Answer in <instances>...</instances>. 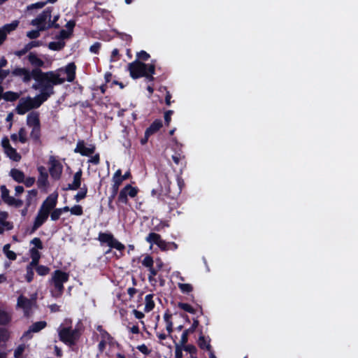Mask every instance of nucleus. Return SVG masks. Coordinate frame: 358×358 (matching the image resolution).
Listing matches in <instances>:
<instances>
[{"label":"nucleus","mask_w":358,"mask_h":358,"mask_svg":"<svg viewBox=\"0 0 358 358\" xmlns=\"http://www.w3.org/2000/svg\"><path fill=\"white\" fill-rule=\"evenodd\" d=\"M11 76L20 78L24 83H28L34 79L36 83L33 84L32 88L35 90L41 87L47 88L48 85H57L64 82V79L61 78L59 74L55 71L43 72L37 69L29 70L25 67H16L11 71Z\"/></svg>","instance_id":"nucleus-1"},{"label":"nucleus","mask_w":358,"mask_h":358,"mask_svg":"<svg viewBox=\"0 0 358 358\" xmlns=\"http://www.w3.org/2000/svg\"><path fill=\"white\" fill-rule=\"evenodd\" d=\"M54 86L48 85L47 88L41 87L38 90L40 94L35 97L31 96L22 97L15 108V112L18 115H24L27 112L39 108L45 101H46L52 95L54 92Z\"/></svg>","instance_id":"nucleus-2"},{"label":"nucleus","mask_w":358,"mask_h":358,"mask_svg":"<svg viewBox=\"0 0 358 358\" xmlns=\"http://www.w3.org/2000/svg\"><path fill=\"white\" fill-rule=\"evenodd\" d=\"M82 335V329L78 327L72 329L71 327H60L58 329L59 340L64 344L72 347L80 340Z\"/></svg>","instance_id":"nucleus-3"},{"label":"nucleus","mask_w":358,"mask_h":358,"mask_svg":"<svg viewBox=\"0 0 358 358\" xmlns=\"http://www.w3.org/2000/svg\"><path fill=\"white\" fill-rule=\"evenodd\" d=\"M69 279V274L59 269L55 270L52 274L51 282L54 286V290L52 291L54 297H60L64 290V283Z\"/></svg>","instance_id":"nucleus-4"},{"label":"nucleus","mask_w":358,"mask_h":358,"mask_svg":"<svg viewBox=\"0 0 358 358\" xmlns=\"http://www.w3.org/2000/svg\"><path fill=\"white\" fill-rule=\"evenodd\" d=\"M101 245H106L110 249L106 252V254L110 252L111 249H116L118 251L122 252L125 250L124 244L120 243L114 235L110 232H99L98 238H96Z\"/></svg>","instance_id":"nucleus-5"},{"label":"nucleus","mask_w":358,"mask_h":358,"mask_svg":"<svg viewBox=\"0 0 358 358\" xmlns=\"http://www.w3.org/2000/svg\"><path fill=\"white\" fill-rule=\"evenodd\" d=\"M150 65V64H145L138 60H134L128 64V70L130 76L133 79L143 77V76H145V72L148 70Z\"/></svg>","instance_id":"nucleus-6"},{"label":"nucleus","mask_w":358,"mask_h":358,"mask_svg":"<svg viewBox=\"0 0 358 358\" xmlns=\"http://www.w3.org/2000/svg\"><path fill=\"white\" fill-rule=\"evenodd\" d=\"M36 303V297H31L28 299L24 295L21 294L17 297V306L23 310L24 315L26 317H29L32 314V308Z\"/></svg>","instance_id":"nucleus-7"},{"label":"nucleus","mask_w":358,"mask_h":358,"mask_svg":"<svg viewBox=\"0 0 358 358\" xmlns=\"http://www.w3.org/2000/svg\"><path fill=\"white\" fill-rule=\"evenodd\" d=\"M139 189L137 187H133L130 184L125 185L120 192L117 196V202L127 205L129 203L128 196L134 198L137 196Z\"/></svg>","instance_id":"nucleus-8"},{"label":"nucleus","mask_w":358,"mask_h":358,"mask_svg":"<svg viewBox=\"0 0 358 358\" xmlns=\"http://www.w3.org/2000/svg\"><path fill=\"white\" fill-rule=\"evenodd\" d=\"M50 176L54 180H59L62 173L63 166L62 164L55 159L54 156H50L49 159Z\"/></svg>","instance_id":"nucleus-9"},{"label":"nucleus","mask_w":358,"mask_h":358,"mask_svg":"<svg viewBox=\"0 0 358 358\" xmlns=\"http://www.w3.org/2000/svg\"><path fill=\"white\" fill-rule=\"evenodd\" d=\"M96 147L94 145L89 144L87 147L84 140H78L74 149V152L79 153L82 156L90 157L94 153Z\"/></svg>","instance_id":"nucleus-10"},{"label":"nucleus","mask_w":358,"mask_h":358,"mask_svg":"<svg viewBox=\"0 0 358 358\" xmlns=\"http://www.w3.org/2000/svg\"><path fill=\"white\" fill-rule=\"evenodd\" d=\"M53 10L52 7H47L41 14L35 19L31 20V24L33 26L40 27L47 25L46 21L51 18V14Z\"/></svg>","instance_id":"nucleus-11"},{"label":"nucleus","mask_w":358,"mask_h":358,"mask_svg":"<svg viewBox=\"0 0 358 358\" xmlns=\"http://www.w3.org/2000/svg\"><path fill=\"white\" fill-rule=\"evenodd\" d=\"M50 213L42 208H39L38 213L34 219V224L31 228V233L34 232L39 227H41L48 220Z\"/></svg>","instance_id":"nucleus-12"},{"label":"nucleus","mask_w":358,"mask_h":358,"mask_svg":"<svg viewBox=\"0 0 358 358\" xmlns=\"http://www.w3.org/2000/svg\"><path fill=\"white\" fill-rule=\"evenodd\" d=\"M28 55L25 59L29 62L30 65L33 67L32 69L41 70V68L45 66L44 61L41 59L36 52H27Z\"/></svg>","instance_id":"nucleus-13"},{"label":"nucleus","mask_w":358,"mask_h":358,"mask_svg":"<svg viewBox=\"0 0 358 358\" xmlns=\"http://www.w3.org/2000/svg\"><path fill=\"white\" fill-rule=\"evenodd\" d=\"M58 194L53 193L48 196L41 206V208L46 210L49 213L55 208L57 203Z\"/></svg>","instance_id":"nucleus-14"},{"label":"nucleus","mask_w":358,"mask_h":358,"mask_svg":"<svg viewBox=\"0 0 358 358\" xmlns=\"http://www.w3.org/2000/svg\"><path fill=\"white\" fill-rule=\"evenodd\" d=\"M82 176L83 171L80 169L77 172L73 175V180L72 183H69L66 187H64L63 190L69 191V190H77L80 189L81 182H82Z\"/></svg>","instance_id":"nucleus-15"},{"label":"nucleus","mask_w":358,"mask_h":358,"mask_svg":"<svg viewBox=\"0 0 358 358\" xmlns=\"http://www.w3.org/2000/svg\"><path fill=\"white\" fill-rule=\"evenodd\" d=\"M43 45L41 41H31L25 44L22 49L14 52V55L18 57H22L27 52H31V50L36 47H39Z\"/></svg>","instance_id":"nucleus-16"},{"label":"nucleus","mask_w":358,"mask_h":358,"mask_svg":"<svg viewBox=\"0 0 358 358\" xmlns=\"http://www.w3.org/2000/svg\"><path fill=\"white\" fill-rule=\"evenodd\" d=\"M27 125L29 127L34 128L41 127V121L39 117V113L36 111H32L29 113L27 116Z\"/></svg>","instance_id":"nucleus-17"},{"label":"nucleus","mask_w":358,"mask_h":358,"mask_svg":"<svg viewBox=\"0 0 358 358\" xmlns=\"http://www.w3.org/2000/svg\"><path fill=\"white\" fill-rule=\"evenodd\" d=\"M39 176L37 180V185L39 189L46 187L48 185V174L45 171V169L41 166L38 167Z\"/></svg>","instance_id":"nucleus-18"},{"label":"nucleus","mask_w":358,"mask_h":358,"mask_svg":"<svg viewBox=\"0 0 358 358\" xmlns=\"http://www.w3.org/2000/svg\"><path fill=\"white\" fill-rule=\"evenodd\" d=\"M96 330L100 334L101 340L107 341L108 345L110 346H114L115 344L118 345L114 338L106 329H104L101 325H98L96 327Z\"/></svg>","instance_id":"nucleus-19"},{"label":"nucleus","mask_w":358,"mask_h":358,"mask_svg":"<svg viewBox=\"0 0 358 358\" xmlns=\"http://www.w3.org/2000/svg\"><path fill=\"white\" fill-rule=\"evenodd\" d=\"M199 324V320L197 319H194L192 326L189 328L185 329L182 334L180 338V343L182 344H186L187 343L189 335L193 334L196 331Z\"/></svg>","instance_id":"nucleus-20"},{"label":"nucleus","mask_w":358,"mask_h":358,"mask_svg":"<svg viewBox=\"0 0 358 358\" xmlns=\"http://www.w3.org/2000/svg\"><path fill=\"white\" fill-rule=\"evenodd\" d=\"M47 326V322L45 321H39L33 323L29 328V329L25 331L23 334L24 337H27L31 333H37L43 329Z\"/></svg>","instance_id":"nucleus-21"},{"label":"nucleus","mask_w":358,"mask_h":358,"mask_svg":"<svg viewBox=\"0 0 358 358\" xmlns=\"http://www.w3.org/2000/svg\"><path fill=\"white\" fill-rule=\"evenodd\" d=\"M163 126L162 121L157 119L146 129L147 135H153L157 133Z\"/></svg>","instance_id":"nucleus-22"},{"label":"nucleus","mask_w":358,"mask_h":358,"mask_svg":"<svg viewBox=\"0 0 358 358\" xmlns=\"http://www.w3.org/2000/svg\"><path fill=\"white\" fill-rule=\"evenodd\" d=\"M210 339L209 337L207 338L203 335L202 331H201L200 335L199 336V339L197 341L199 347L201 350H206L208 351H210L211 350V345L210 344Z\"/></svg>","instance_id":"nucleus-23"},{"label":"nucleus","mask_w":358,"mask_h":358,"mask_svg":"<svg viewBox=\"0 0 358 358\" xmlns=\"http://www.w3.org/2000/svg\"><path fill=\"white\" fill-rule=\"evenodd\" d=\"M76 66L74 62H71L67 64L65 69V72L66 73L67 78L66 80L69 82H73L76 78Z\"/></svg>","instance_id":"nucleus-24"},{"label":"nucleus","mask_w":358,"mask_h":358,"mask_svg":"<svg viewBox=\"0 0 358 358\" xmlns=\"http://www.w3.org/2000/svg\"><path fill=\"white\" fill-rule=\"evenodd\" d=\"M10 175L15 181L19 183L24 182L25 176L22 171L17 169H12Z\"/></svg>","instance_id":"nucleus-25"},{"label":"nucleus","mask_w":358,"mask_h":358,"mask_svg":"<svg viewBox=\"0 0 358 358\" xmlns=\"http://www.w3.org/2000/svg\"><path fill=\"white\" fill-rule=\"evenodd\" d=\"M41 126L38 127L31 128L30 133V138L36 143H41Z\"/></svg>","instance_id":"nucleus-26"},{"label":"nucleus","mask_w":358,"mask_h":358,"mask_svg":"<svg viewBox=\"0 0 358 358\" xmlns=\"http://www.w3.org/2000/svg\"><path fill=\"white\" fill-rule=\"evenodd\" d=\"M154 294H149L145 296V305L144 308V311L146 313H149L152 310L155 308V302L153 301Z\"/></svg>","instance_id":"nucleus-27"},{"label":"nucleus","mask_w":358,"mask_h":358,"mask_svg":"<svg viewBox=\"0 0 358 358\" xmlns=\"http://www.w3.org/2000/svg\"><path fill=\"white\" fill-rule=\"evenodd\" d=\"M155 74V64L152 62L150 63L148 70L145 72V78L147 83H152L155 80L154 75Z\"/></svg>","instance_id":"nucleus-28"},{"label":"nucleus","mask_w":358,"mask_h":358,"mask_svg":"<svg viewBox=\"0 0 358 358\" xmlns=\"http://www.w3.org/2000/svg\"><path fill=\"white\" fill-rule=\"evenodd\" d=\"M171 318L172 314L170 313L169 310H166L164 315V320L166 323V329L169 334H171L173 331V322Z\"/></svg>","instance_id":"nucleus-29"},{"label":"nucleus","mask_w":358,"mask_h":358,"mask_svg":"<svg viewBox=\"0 0 358 358\" xmlns=\"http://www.w3.org/2000/svg\"><path fill=\"white\" fill-rule=\"evenodd\" d=\"M162 239V237L160 234L151 232L150 233L148 236L145 238V241L150 243L151 245H157L158 246V244L159 243L160 241Z\"/></svg>","instance_id":"nucleus-30"},{"label":"nucleus","mask_w":358,"mask_h":358,"mask_svg":"<svg viewBox=\"0 0 358 358\" xmlns=\"http://www.w3.org/2000/svg\"><path fill=\"white\" fill-rule=\"evenodd\" d=\"M4 152L10 159L15 162H19L21 159L20 155L17 152L16 149L13 147L8 148V149Z\"/></svg>","instance_id":"nucleus-31"},{"label":"nucleus","mask_w":358,"mask_h":358,"mask_svg":"<svg viewBox=\"0 0 358 358\" xmlns=\"http://www.w3.org/2000/svg\"><path fill=\"white\" fill-rule=\"evenodd\" d=\"M66 45L64 41L58 40V41H52L48 43V48L54 51L62 50Z\"/></svg>","instance_id":"nucleus-32"},{"label":"nucleus","mask_w":358,"mask_h":358,"mask_svg":"<svg viewBox=\"0 0 358 358\" xmlns=\"http://www.w3.org/2000/svg\"><path fill=\"white\" fill-rule=\"evenodd\" d=\"M18 24L19 22L17 20L13 21L11 23L5 24L2 29H0V31L4 32L6 36L8 34L16 29Z\"/></svg>","instance_id":"nucleus-33"},{"label":"nucleus","mask_w":358,"mask_h":358,"mask_svg":"<svg viewBox=\"0 0 358 358\" xmlns=\"http://www.w3.org/2000/svg\"><path fill=\"white\" fill-rule=\"evenodd\" d=\"M59 15H55L52 20L50 19L48 20V24L40 27V30H48L51 28L59 29L60 26L57 23V21L59 20Z\"/></svg>","instance_id":"nucleus-34"},{"label":"nucleus","mask_w":358,"mask_h":358,"mask_svg":"<svg viewBox=\"0 0 358 358\" xmlns=\"http://www.w3.org/2000/svg\"><path fill=\"white\" fill-rule=\"evenodd\" d=\"M20 98V94L13 91H7L3 93V99L6 101L13 102Z\"/></svg>","instance_id":"nucleus-35"},{"label":"nucleus","mask_w":358,"mask_h":358,"mask_svg":"<svg viewBox=\"0 0 358 358\" xmlns=\"http://www.w3.org/2000/svg\"><path fill=\"white\" fill-rule=\"evenodd\" d=\"M178 345L182 348V350L189 352L190 354V357H192V356H196L197 354V349L194 345L182 344L180 342V343H178Z\"/></svg>","instance_id":"nucleus-36"},{"label":"nucleus","mask_w":358,"mask_h":358,"mask_svg":"<svg viewBox=\"0 0 358 358\" xmlns=\"http://www.w3.org/2000/svg\"><path fill=\"white\" fill-rule=\"evenodd\" d=\"M87 185L84 184L80 189V191L74 196V199L77 202H79L82 199H85L87 196Z\"/></svg>","instance_id":"nucleus-37"},{"label":"nucleus","mask_w":358,"mask_h":358,"mask_svg":"<svg viewBox=\"0 0 358 358\" xmlns=\"http://www.w3.org/2000/svg\"><path fill=\"white\" fill-rule=\"evenodd\" d=\"M38 191L35 189L28 191V194L26 198V206L29 207L32 203L34 199L37 196Z\"/></svg>","instance_id":"nucleus-38"},{"label":"nucleus","mask_w":358,"mask_h":358,"mask_svg":"<svg viewBox=\"0 0 358 358\" xmlns=\"http://www.w3.org/2000/svg\"><path fill=\"white\" fill-rule=\"evenodd\" d=\"M11 320L10 316L4 310L0 309V325H6Z\"/></svg>","instance_id":"nucleus-39"},{"label":"nucleus","mask_w":358,"mask_h":358,"mask_svg":"<svg viewBox=\"0 0 358 358\" xmlns=\"http://www.w3.org/2000/svg\"><path fill=\"white\" fill-rule=\"evenodd\" d=\"M0 189L1 191V197L3 201L8 204L10 199H12L13 196L9 195V190L6 188V185H1Z\"/></svg>","instance_id":"nucleus-40"},{"label":"nucleus","mask_w":358,"mask_h":358,"mask_svg":"<svg viewBox=\"0 0 358 358\" xmlns=\"http://www.w3.org/2000/svg\"><path fill=\"white\" fill-rule=\"evenodd\" d=\"M178 306L180 309H182L189 313L194 314L196 313V310L189 303L179 302L178 304Z\"/></svg>","instance_id":"nucleus-41"},{"label":"nucleus","mask_w":358,"mask_h":358,"mask_svg":"<svg viewBox=\"0 0 358 358\" xmlns=\"http://www.w3.org/2000/svg\"><path fill=\"white\" fill-rule=\"evenodd\" d=\"M113 184L111 187V191L118 193L120 186L122 185L123 181H122L121 179L119 178L118 177L115 178V175L113 174Z\"/></svg>","instance_id":"nucleus-42"},{"label":"nucleus","mask_w":358,"mask_h":358,"mask_svg":"<svg viewBox=\"0 0 358 358\" xmlns=\"http://www.w3.org/2000/svg\"><path fill=\"white\" fill-rule=\"evenodd\" d=\"M114 174L115 175V178L118 177L121 179L122 181H124L131 178V173L129 170L125 172L124 175H122V170L117 169Z\"/></svg>","instance_id":"nucleus-43"},{"label":"nucleus","mask_w":358,"mask_h":358,"mask_svg":"<svg viewBox=\"0 0 358 358\" xmlns=\"http://www.w3.org/2000/svg\"><path fill=\"white\" fill-rule=\"evenodd\" d=\"M178 287L183 294H188L193 291V287L188 283H178Z\"/></svg>","instance_id":"nucleus-44"},{"label":"nucleus","mask_w":358,"mask_h":358,"mask_svg":"<svg viewBox=\"0 0 358 358\" xmlns=\"http://www.w3.org/2000/svg\"><path fill=\"white\" fill-rule=\"evenodd\" d=\"M73 34L65 29H62L59 31V34L56 36L55 38L60 41H64V39H68L71 37Z\"/></svg>","instance_id":"nucleus-45"},{"label":"nucleus","mask_w":358,"mask_h":358,"mask_svg":"<svg viewBox=\"0 0 358 358\" xmlns=\"http://www.w3.org/2000/svg\"><path fill=\"white\" fill-rule=\"evenodd\" d=\"M36 271L39 275L44 276L49 273L50 268L47 266L39 265L36 268Z\"/></svg>","instance_id":"nucleus-46"},{"label":"nucleus","mask_w":358,"mask_h":358,"mask_svg":"<svg viewBox=\"0 0 358 358\" xmlns=\"http://www.w3.org/2000/svg\"><path fill=\"white\" fill-rule=\"evenodd\" d=\"M150 57V55L145 52V50H141L140 52L136 53V59L141 62H146Z\"/></svg>","instance_id":"nucleus-47"},{"label":"nucleus","mask_w":358,"mask_h":358,"mask_svg":"<svg viewBox=\"0 0 358 358\" xmlns=\"http://www.w3.org/2000/svg\"><path fill=\"white\" fill-rule=\"evenodd\" d=\"M42 26L37 27L36 30H31L27 32V36L30 39H36L40 36V31H43L44 30H40V27Z\"/></svg>","instance_id":"nucleus-48"},{"label":"nucleus","mask_w":358,"mask_h":358,"mask_svg":"<svg viewBox=\"0 0 358 358\" xmlns=\"http://www.w3.org/2000/svg\"><path fill=\"white\" fill-rule=\"evenodd\" d=\"M18 140L22 143H25L27 141V131L24 127H21L18 131Z\"/></svg>","instance_id":"nucleus-49"},{"label":"nucleus","mask_w":358,"mask_h":358,"mask_svg":"<svg viewBox=\"0 0 358 358\" xmlns=\"http://www.w3.org/2000/svg\"><path fill=\"white\" fill-rule=\"evenodd\" d=\"M9 332L5 328H0V343H6L9 338Z\"/></svg>","instance_id":"nucleus-50"},{"label":"nucleus","mask_w":358,"mask_h":358,"mask_svg":"<svg viewBox=\"0 0 358 358\" xmlns=\"http://www.w3.org/2000/svg\"><path fill=\"white\" fill-rule=\"evenodd\" d=\"M70 212L72 215L80 216L83 214V209L81 206L75 205L71 208Z\"/></svg>","instance_id":"nucleus-51"},{"label":"nucleus","mask_w":358,"mask_h":358,"mask_svg":"<svg viewBox=\"0 0 358 358\" xmlns=\"http://www.w3.org/2000/svg\"><path fill=\"white\" fill-rule=\"evenodd\" d=\"M24 350L25 345L24 344L19 345L14 351V357L20 358L22 357V355L24 352Z\"/></svg>","instance_id":"nucleus-52"},{"label":"nucleus","mask_w":358,"mask_h":358,"mask_svg":"<svg viewBox=\"0 0 358 358\" xmlns=\"http://www.w3.org/2000/svg\"><path fill=\"white\" fill-rule=\"evenodd\" d=\"M154 261L151 256L147 255L142 261V264L145 267L151 268L153 266Z\"/></svg>","instance_id":"nucleus-53"},{"label":"nucleus","mask_w":358,"mask_h":358,"mask_svg":"<svg viewBox=\"0 0 358 358\" xmlns=\"http://www.w3.org/2000/svg\"><path fill=\"white\" fill-rule=\"evenodd\" d=\"M51 220L52 221H57L59 219L61 216V210H59V208H54L50 213Z\"/></svg>","instance_id":"nucleus-54"},{"label":"nucleus","mask_w":358,"mask_h":358,"mask_svg":"<svg viewBox=\"0 0 358 358\" xmlns=\"http://www.w3.org/2000/svg\"><path fill=\"white\" fill-rule=\"evenodd\" d=\"M30 243H31V244L34 245V248H36V250H42V249H43V243H42L41 240L39 238H38V237L34 238L31 241Z\"/></svg>","instance_id":"nucleus-55"},{"label":"nucleus","mask_w":358,"mask_h":358,"mask_svg":"<svg viewBox=\"0 0 358 358\" xmlns=\"http://www.w3.org/2000/svg\"><path fill=\"white\" fill-rule=\"evenodd\" d=\"M34 270L30 267H26L25 279L28 282H31L34 280Z\"/></svg>","instance_id":"nucleus-56"},{"label":"nucleus","mask_w":358,"mask_h":358,"mask_svg":"<svg viewBox=\"0 0 358 358\" xmlns=\"http://www.w3.org/2000/svg\"><path fill=\"white\" fill-rule=\"evenodd\" d=\"M101 47V43L95 42L93 45H92L90 46V50L92 53L98 54L99 52Z\"/></svg>","instance_id":"nucleus-57"},{"label":"nucleus","mask_w":358,"mask_h":358,"mask_svg":"<svg viewBox=\"0 0 358 358\" xmlns=\"http://www.w3.org/2000/svg\"><path fill=\"white\" fill-rule=\"evenodd\" d=\"M173 114V110H169L164 113V122L166 126H169L171 120V115Z\"/></svg>","instance_id":"nucleus-58"},{"label":"nucleus","mask_w":358,"mask_h":358,"mask_svg":"<svg viewBox=\"0 0 358 358\" xmlns=\"http://www.w3.org/2000/svg\"><path fill=\"white\" fill-rule=\"evenodd\" d=\"M30 255L31 259H39L41 258V253L39 252L38 250H36V248H31L29 250Z\"/></svg>","instance_id":"nucleus-59"},{"label":"nucleus","mask_w":358,"mask_h":358,"mask_svg":"<svg viewBox=\"0 0 358 358\" xmlns=\"http://www.w3.org/2000/svg\"><path fill=\"white\" fill-rule=\"evenodd\" d=\"M23 201L21 199H16L14 197L10 199V202L8 203V205L10 206H14L16 208H20L22 206Z\"/></svg>","instance_id":"nucleus-60"},{"label":"nucleus","mask_w":358,"mask_h":358,"mask_svg":"<svg viewBox=\"0 0 358 358\" xmlns=\"http://www.w3.org/2000/svg\"><path fill=\"white\" fill-rule=\"evenodd\" d=\"M169 242H166V241L161 239L159 243L158 244V247L160 248L162 251H168L169 250Z\"/></svg>","instance_id":"nucleus-61"},{"label":"nucleus","mask_w":358,"mask_h":358,"mask_svg":"<svg viewBox=\"0 0 358 358\" xmlns=\"http://www.w3.org/2000/svg\"><path fill=\"white\" fill-rule=\"evenodd\" d=\"M182 348L175 342V358H182Z\"/></svg>","instance_id":"nucleus-62"},{"label":"nucleus","mask_w":358,"mask_h":358,"mask_svg":"<svg viewBox=\"0 0 358 358\" xmlns=\"http://www.w3.org/2000/svg\"><path fill=\"white\" fill-rule=\"evenodd\" d=\"M36 180H35V178L34 177H28L27 178H24V182H22L24 185L27 187H31L34 182H35Z\"/></svg>","instance_id":"nucleus-63"},{"label":"nucleus","mask_w":358,"mask_h":358,"mask_svg":"<svg viewBox=\"0 0 358 358\" xmlns=\"http://www.w3.org/2000/svg\"><path fill=\"white\" fill-rule=\"evenodd\" d=\"M76 26V22L74 20H69L65 25L66 30L70 31L73 34V29Z\"/></svg>","instance_id":"nucleus-64"}]
</instances>
